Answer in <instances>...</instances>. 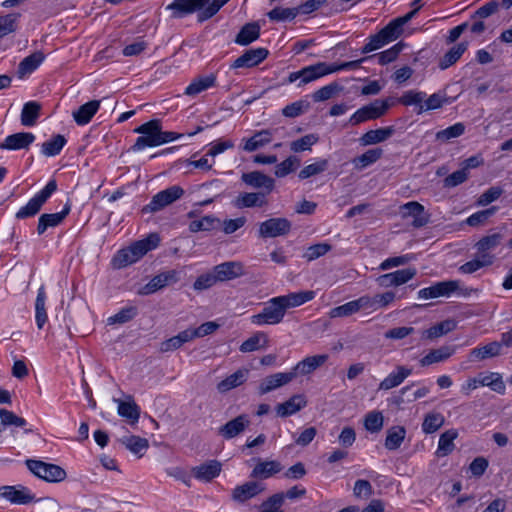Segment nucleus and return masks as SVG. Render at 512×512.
<instances>
[{"mask_svg":"<svg viewBox=\"0 0 512 512\" xmlns=\"http://www.w3.org/2000/svg\"><path fill=\"white\" fill-rule=\"evenodd\" d=\"M26 465L35 476L47 482H61L66 478L65 470L55 464L30 459Z\"/></svg>","mask_w":512,"mask_h":512,"instance_id":"0eeeda50","label":"nucleus"},{"mask_svg":"<svg viewBox=\"0 0 512 512\" xmlns=\"http://www.w3.org/2000/svg\"><path fill=\"white\" fill-rule=\"evenodd\" d=\"M0 498L10 501L12 504L25 505L31 503L35 496L24 486H1Z\"/></svg>","mask_w":512,"mask_h":512,"instance_id":"9b49d317","label":"nucleus"},{"mask_svg":"<svg viewBox=\"0 0 512 512\" xmlns=\"http://www.w3.org/2000/svg\"><path fill=\"white\" fill-rule=\"evenodd\" d=\"M455 328L456 322L448 319L430 327L425 333L427 338L434 339L453 331Z\"/></svg>","mask_w":512,"mask_h":512,"instance_id":"13d9d810","label":"nucleus"},{"mask_svg":"<svg viewBox=\"0 0 512 512\" xmlns=\"http://www.w3.org/2000/svg\"><path fill=\"white\" fill-rule=\"evenodd\" d=\"M296 377V372H279L266 377L259 386L261 395L291 382Z\"/></svg>","mask_w":512,"mask_h":512,"instance_id":"a211bd4d","label":"nucleus"},{"mask_svg":"<svg viewBox=\"0 0 512 512\" xmlns=\"http://www.w3.org/2000/svg\"><path fill=\"white\" fill-rule=\"evenodd\" d=\"M503 239V234L498 232L482 237L475 245L481 258L487 260L488 257H492L488 252L498 247Z\"/></svg>","mask_w":512,"mask_h":512,"instance_id":"cd10ccee","label":"nucleus"},{"mask_svg":"<svg viewBox=\"0 0 512 512\" xmlns=\"http://www.w3.org/2000/svg\"><path fill=\"white\" fill-rule=\"evenodd\" d=\"M41 105L36 101H29L24 104L21 112V123L26 127H32L40 115Z\"/></svg>","mask_w":512,"mask_h":512,"instance_id":"ea45409f","label":"nucleus"},{"mask_svg":"<svg viewBox=\"0 0 512 512\" xmlns=\"http://www.w3.org/2000/svg\"><path fill=\"white\" fill-rule=\"evenodd\" d=\"M171 11V17L181 19L192 14V0H173L167 8Z\"/></svg>","mask_w":512,"mask_h":512,"instance_id":"de8ad7c7","label":"nucleus"},{"mask_svg":"<svg viewBox=\"0 0 512 512\" xmlns=\"http://www.w3.org/2000/svg\"><path fill=\"white\" fill-rule=\"evenodd\" d=\"M286 312L277 297L268 300L263 309L251 316V323L257 326L276 325L283 321Z\"/></svg>","mask_w":512,"mask_h":512,"instance_id":"20e7f679","label":"nucleus"},{"mask_svg":"<svg viewBox=\"0 0 512 512\" xmlns=\"http://www.w3.org/2000/svg\"><path fill=\"white\" fill-rule=\"evenodd\" d=\"M118 403V414L125 418L131 425L138 423L140 418V407L133 401L116 400Z\"/></svg>","mask_w":512,"mask_h":512,"instance_id":"7c9ffc66","label":"nucleus"},{"mask_svg":"<svg viewBox=\"0 0 512 512\" xmlns=\"http://www.w3.org/2000/svg\"><path fill=\"white\" fill-rule=\"evenodd\" d=\"M71 210L70 203H66L63 210L58 213L42 214L39 217L37 225V233L42 235L48 228L56 227L62 223Z\"/></svg>","mask_w":512,"mask_h":512,"instance_id":"aec40b11","label":"nucleus"},{"mask_svg":"<svg viewBox=\"0 0 512 512\" xmlns=\"http://www.w3.org/2000/svg\"><path fill=\"white\" fill-rule=\"evenodd\" d=\"M315 298L312 290L292 292L286 295L277 296L285 312L290 308L299 307Z\"/></svg>","mask_w":512,"mask_h":512,"instance_id":"6ab92c4d","label":"nucleus"},{"mask_svg":"<svg viewBox=\"0 0 512 512\" xmlns=\"http://www.w3.org/2000/svg\"><path fill=\"white\" fill-rule=\"evenodd\" d=\"M306 492L304 487L296 485L288 489L285 493H276L262 503L260 512H284L281 510V506L285 498L291 500L302 498L306 495Z\"/></svg>","mask_w":512,"mask_h":512,"instance_id":"1a4fd4ad","label":"nucleus"},{"mask_svg":"<svg viewBox=\"0 0 512 512\" xmlns=\"http://www.w3.org/2000/svg\"><path fill=\"white\" fill-rule=\"evenodd\" d=\"M328 359V355H314L304 358L302 361L297 363V365L291 370L292 372H296V376L298 374L307 375L315 371L318 367L322 366Z\"/></svg>","mask_w":512,"mask_h":512,"instance_id":"bb28decb","label":"nucleus"},{"mask_svg":"<svg viewBox=\"0 0 512 512\" xmlns=\"http://www.w3.org/2000/svg\"><path fill=\"white\" fill-rule=\"evenodd\" d=\"M100 107L99 100H92L81 105L77 110L73 111L72 116L78 125L88 124L92 117L97 113Z\"/></svg>","mask_w":512,"mask_h":512,"instance_id":"a878e982","label":"nucleus"},{"mask_svg":"<svg viewBox=\"0 0 512 512\" xmlns=\"http://www.w3.org/2000/svg\"><path fill=\"white\" fill-rule=\"evenodd\" d=\"M406 436V429L403 426H393L387 430L385 447L388 450H396L403 443Z\"/></svg>","mask_w":512,"mask_h":512,"instance_id":"c03bdc74","label":"nucleus"},{"mask_svg":"<svg viewBox=\"0 0 512 512\" xmlns=\"http://www.w3.org/2000/svg\"><path fill=\"white\" fill-rule=\"evenodd\" d=\"M250 421L245 414L239 415L236 418L228 421L225 425L219 428V434L225 439H232L242 433L248 427Z\"/></svg>","mask_w":512,"mask_h":512,"instance_id":"412c9836","label":"nucleus"},{"mask_svg":"<svg viewBox=\"0 0 512 512\" xmlns=\"http://www.w3.org/2000/svg\"><path fill=\"white\" fill-rule=\"evenodd\" d=\"M273 133L269 129L257 131L248 139H243L244 145L242 149L246 152L256 151L272 141Z\"/></svg>","mask_w":512,"mask_h":512,"instance_id":"393cba45","label":"nucleus"},{"mask_svg":"<svg viewBox=\"0 0 512 512\" xmlns=\"http://www.w3.org/2000/svg\"><path fill=\"white\" fill-rule=\"evenodd\" d=\"M393 133L394 128L392 126L379 128L376 130H369L359 138V142L362 146L381 143L390 138Z\"/></svg>","mask_w":512,"mask_h":512,"instance_id":"c85d7f7f","label":"nucleus"},{"mask_svg":"<svg viewBox=\"0 0 512 512\" xmlns=\"http://www.w3.org/2000/svg\"><path fill=\"white\" fill-rule=\"evenodd\" d=\"M66 139L63 135H54L50 140L42 144L41 152L47 157L58 155L66 144Z\"/></svg>","mask_w":512,"mask_h":512,"instance_id":"a18cd8bd","label":"nucleus"},{"mask_svg":"<svg viewBox=\"0 0 512 512\" xmlns=\"http://www.w3.org/2000/svg\"><path fill=\"white\" fill-rule=\"evenodd\" d=\"M329 161L327 159H320L312 164L305 166L300 170L298 177L301 180L319 175L328 169Z\"/></svg>","mask_w":512,"mask_h":512,"instance_id":"864d4df0","label":"nucleus"},{"mask_svg":"<svg viewBox=\"0 0 512 512\" xmlns=\"http://www.w3.org/2000/svg\"><path fill=\"white\" fill-rule=\"evenodd\" d=\"M468 48V42H460L447 51L439 60V68L445 70L454 65Z\"/></svg>","mask_w":512,"mask_h":512,"instance_id":"c756f323","label":"nucleus"},{"mask_svg":"<svg viewBox=\"0 0 512 512\" xmlns=\"http://www.w3.org/2000/svg\"><path fill=\"white\" fill-rule=\"evenodd\" d=\"M35 141V135L31 132L14 133L5 138L0 144L2 150H21L28 149Z\"/></svg>","mask_w":512,"mask_h":512,"instance_id":"2eb2a0df","label":"nucleus"},{"mask_svg":"<svg viewBox=\"0 0 512 512\" xmlns=\"http://www.w3.org/2000/svg\"><path fill=\"white\" fill-rule=\"evenodd\" d=\"M454 352L455 349L451 346H442L438 349H433L420 360V365L426 367L434 363L443 362L450 358Z\"/></svg>","mask_w":512,"mask_h":512,"instance_id":"2f4dec72","label":"nucleus"},{"mask_svg":"<svg viewBox=\"0 0 512 512\" xmlns=\"http://www.w3.org/2000/svg\"><path fill=\"white\" fill-rule=\"evenodd\" d=\"M384 417L380 411H371L366 414L364 426L371 433H377L383 428Z\"/></svg>","mask_w":512,"mask_h":512,"instance_id":"680f3d73","label":"nucleus"},{"mask_svg":"<svg viewBox=\"0 0 512 512\" xmlns=\"http://www.w3.org/2000/svg\"><path fill=\"white\" fill-rule=\"evenodd\" d=\"M433 286L435 298L449 297L459 288V282L456 280L441 281L435 283Z\"/></svg>","mask_w":512,"mask_h":512,"instance_id":"e2e57ef3","label":"nucleus"},{"mask_svg":"<svg viewBox=\"0 0 512 512\" xmlns=\"http://www.w3.org/2000/svg\"><path fill=\"white\" fill-rule=\"evenodd\" d=\"M183 194L184 190L180 186H170L155 194L151 201L142 208V213H156L161 211L176 200L180 199Z\"/></svg>","mask_w":512,"mask_h":512,"instance_id":"39448f33","label":"nucleus"},{"mask_svg":"<svg viewBox=\"0 0 512 512\" xmlns=\"http://www.w3.org/2000/svg\"><path fill=\"white\" fill-rule=\"evenodd\" d=\"M57 183L55 180H50L46 186L39 191L28 203L21 207L16 213L18 219H25L36 215L43 204L50 198V196L56 191Z\"/></svg>","mask_w":512,"mask_h":512,"instance_id":"423d86ee","label":"nucleus"},{"mask_svg":"<svg viewBox=\"0 0 512 512\" xmlns=\"http://www.w3.org/2000/svg\"><path fill=\"white\" fill-rule=\"evenodd\" d=\"M260 36V26L256 22L245 24L235 38V42L239 45H249Z\"/></svg>","mask_w":512,"mask_h":512,"instance_id":"e433bc0d","label":"nucleus"},{"mask_svg":"<svg viewBox=\"0 0 512 512\" xmlns=\"http://www.w3.org/2000/svg\"><path fill=\"white\" fill-rule=\"evenodd\" d=\"M299 14V8H283V7H275L271 11L267 13L268 18L271 21L282 22V21H290L296 18Z\"/></svg>","mask_w":512,"mask_h":512,"instance_id":"603ef678","label":"nucleus"},{"mask_svg":"<svg viewBox=\"0 0 512 512\" xmlns=\"http://www.w3.org/2000/svg\"><path fill=\"white\" fill-rule=\"evenodd\" d=\"M135 133L141 134L131 147L133 151H141L146 147H156L177 139L175 132L162 131L161 121L158 119L150 120L134 130Z\"/></svg>","mask_w":512,"mask_h":512,"instance_id":"f03ea898","label":"nucleus"},{"mask_svg":"<svg viewBox=\"0 0 512 512\" xmlns=\"http://www.w3.org/2000/svg\"><path fill=\"white\" fill-rule=\"evenodd\" d=\"M502 344L500 342H490L483 347H477L471 350L470 357L476 360L498 356L501 352Z\"/></svg>","mask_w":512,"mask_h":512,"instance_id":"79ce46f5","label":"nucleus"},{"mask_svg":"<svg viewBox=\"0 0 512 512\" xmlns=\"http://www.w3.org/2000/svg\"><path fill=\"white\" fill-rule=\"evenodd\" d=\"M229 0H194V13L202 23L212 18Z\"/></svg>","mask_w":512,"mask_h":512,"instance_id":"f8f14e48","label":"nucleus"},{"mask_svg":"<svg viewBox=\"0 0 512 512\" xmlns=\"http://www.w3.org/2000/svg\"><path fill=\"white\" fill-rule=\"evenodd\" d=\"M383 155V150L381 148H373L367 150L362 155L355 157L352 160L356 169L362 170L373 163L377 162Z\"/></svg>","mask_w":512,"mask_h":512,"instance_id":"37998d69","label":"nucleus"},{"mask_svg":"<svg viewBox=\"0 0 512 512\" xmlns=\"http://www.w3.org/2000/svg\"><path fill=\"white\" fill-rule=\"evenodd\" d=\"M444 421L441 413H428L422 423V430L426 434H432L444 424Z\"/></svg>","mask_w":512,"mask_h":512,"instance_id":"052dcab7","label":"nucleus"},{"mask_svg":"<svg viewBox=\"0 0 512 512\" xmlns=\"http://www.w3.org/2000/svg\"><path fill=\"white\" fill-rule=\"evenodd\" d=\"M46 291L44 285L40 286L37 292L36 300H35V320L37 327L42 329L45 323L47 322L48 316L46 312Z\"/></svg>","mask_w":512,"mask_h":512,"instance_id":"c9c22d12","label":"nucleus"},{"mask_svg":"<svg viewBox=\"0 0 512 512\" xmlns=\"http://www.w3.org/2000/svg\"><path fill=\"white\" fill-rule=\"evenodd\" d=\"M382 37L386 39L388 43L399 38L403 33V26L395 18L390 21L385 27L380 30Z\"/></svg>","mask_w":512,"mask_h":512,"instance_id":"69168bd1","label":"nucleus"},{"mask_svg":"<svg viewBox=\"0 0 512 512\" xmlns=\"http://www.w3.org/2000/svg\"><path fill=\"white\" fill-rule=\"evenodd\" d=\"M120 443L124 445L130 452L143 456L149 447V442L146 438H142L136 435L123 436L119 439Z\"/></svg>","mask_w":512,"mask_h":512,"instance_id":"473e14b6","label":"nucleus"},{"mask_svg":"<svg viewBox=\"0 0 512 512\" xmlns=\"http://www.w3.org/2000/svg\"><path fill=\"white\" fill-rule=\"evenodd\" d=\"M138 314L135 306H126L120 309L115 315L107 319L108 325L124 324L134 319Z\"/></svg>","mask_w":512,"mask_h":512,"instance_id":"3c124183","label":"nucleus"},{"mask_svg":"<svg viewBox=\"0 0 512 512\" xmlns=\"http://www.w3.org/2000/svg\"><path fill=\"white\" fill-rule=\"evenodd\" d=\"M247 374V370H238L234 372L218 384V389L221 392H225L241 385L246 381Z\"/></svg>","mask_w":512,"mask_h":512,"instance_id":"8fccbe9b","label":"nucleus"},{"mask_svg":"<svg viewBox=\"0 0 512 512\" xmlns=\"http://www.w3.org/2000/svg\"><path fill=\"white\" fill-rule=\"evenodd\" d=\"M192 339V331L189 329L180 332L178 335L161 343L160 350L162 352H168L179 348L185 342Z\"/></svg>","mask_w":512,"mask_h":512,"instance_id":"09e8293b","label":"nucleus"},{"mask_svg":"<svg viewBox=\"0 0 512 512\" xmlns=\"http://www.w3.org/2000/svg\"><path fill=\"white\" fill-rule=\"evenodd\" d=\"M403 217H413L412 225L415 228L425 226L429 222V214L425 212V208L417 201L407 202L401 206Z\"/></svg>","mask_w":512,"mask_h":512,"instance_id":"ddd939ff","label":"nucleus"},{"mask_svg":"<svg viewBox=\"0 0 512 512\" xmlns=\"http://www.w3.org/2000/svg\"><path fill=\"white\" fill-rule=\"evenodd\" d=\"M264 490V485L257 481H249L242 485L236 486L232 491V499L239 503L255 497Z\"/></svg>","mask_w":512,"mask_h":512,"instance_id":"f3484780","label":"nucleus"},{"mask_svg":"<svg viewBox=\"0 0 512 512\" xmlns=\"http://www.w3.org/2000/svg\"><path fill=\"white\" fill-rule=\"evenodd\" d=\"M300 164V158L297 156H289L287 159L276 165L274 173L278 178L285 177L296 170Z\"/></svg>","mask_w":512,"mask_h":512,"instance_id":"bf43d9fd","label":"nucleus"},{"mask_svg":"<svg viewBox=\"0 0 512 512\" xmlns=\"http://www.w3.org/2000/svg\"><path fill=\"white\" fill-rule=\"evenodd\" d=\"M465 131V126L463 123H455L452 126L447 127L446 129L440 130L436 133V139L442 142L449 141L453 138H457L461 136Z\"/></svg>","mask_w":512,"mask_h":512,"instance_id":"338daca9","label":"nucleus"},{"mask_svg":"<svg viewBox=\"0 0 512 512\" xmlns=\"http://www.w3.org/2000/svg\"><path fill=\"white\" fill-rule=\"evenodd\" d=\"M268 344V336L262 331L255 332L251 337L245 340L239 350L243 353L253 352Z\"/></svg>","mask_w":512,"mask_h":512,"instance_id":"a19ab883","label":"nucleus"},{"mask_svg":"<svg viewBox=\"0 0 512 512\" xmlns=\"http://www.w3.org/2000/svg\"><path fill=\"white\" fill-rule=\"evenodd\" d=\"M403 47H404V44L402 42H398L391 48H389L383 52L369 56L367 58L368 59L377 58L378 63L380 65H386L388 63L393 62L398 57V55L402 51Z\"/></svg>","mask_w":512,"mask_h":512,"instance_id":"4d7b16f0","label":"nucleus"},{"mask_svg":"<svg viewBox=\"0 0 512 512\" xmlns=\"http://www.w3.org/2000/svg\"><path fill=\"white\" fill-rule=\"evenodd\" d=\"M241 180L248 186L253 188H262L265 191V195L271 193L275 186V181L273 178L265 175L260 171H252L248 173H243L241 176Z\"/></svg>","mask_w":512,"mask_h":512,"instance_id":"4468645a","label":"nucleus"},{"mask_svg":"<svg viewBox=\"0 0 512 512\" xmlns=\"http://www.w3.org/2000/svg\"><path fill=\"white\" fill-rule=\"evenodd\" d=\"M291 227V222L286 218H270L260 224L259 237L275 238L285 236L290 232Z\"/></svg>","mask_w":512,"mask_h":512,"instance_id":"9d476101","label":"nucleus"},{"mask_svg":"<svg viewBox=\"0 0 512 512\" xmlns=\"http://www.w3.org/2000/svg\"><path fill=\"white\" fill-rule=\"evenodd\" d=\"M498 210L497 207L495 206H492L488 209H485V210H481V211H478L474 214H472L471 216H469L467 219H466V223L469 225V226H472V227H476V226H479V225H482L484 224L491 216H493L496 211Z\"/></svg>","mask_w":512,"mask_h":512,"instance_id":"774afa93","label":"nucleus"},{"mask_svg":"<svg viewBox=\"0 0 512 512\" xmlns=\"http://www.w3.org/2000/svg\"><path fill=\"white\" fill-rule=\"evenodd\" d=\"M318 142V136L315 134H307L290 143L291 151L298 153L311 150V147Z\"/></svg>","mask_w":512,"mask_h":512,"instance_id":"0e129e2a","label":"nucleus"},{"mask_svg":"<svg viewBox=\"0 0 512 512\" xmlns=\"http://www.w3.org/2000/svg\"><path fill=\"white\" fill-rule=\"evenodd\" d=\"M390 105L385 100H375L369 105L358 109L349 119L351 125H358L362 122L380 118L383 116Z\"/></svg>","mask_w":512,"mask_h":512,"instance_id":"6e6552de","label":"nucleus"},{"mask_svg":"<svg viewBox=\"0 0 512 512\" xmlns=\"http://www.w3.org/2000/svg\"><path fill=\"white\" fill-rule=\"evenodd\" d=\"M213 270L218 281L231 280L243 274L242 264L234 261L216 265Z\"/></svg>","mask_w":512,"mask_h":512,"instance_id":"b1692460","label":"nucleus"},{"mask_svg":"<svg viewBox=\"0 0 512 512\" xmlns=\"http://www.w3.org/2000/svg\"><path fill=\"white\" fill-rule=\"evenodd\" d=\"M280 471H281V465L279 462H276V461L260 462L254 467V469L252 471V476L266 479Z\"/></svg>","mask_w":512,"mask_h":512,"instance_id":"49530a36","label":"nucleus"},{"mask_svg":"<svg viewBox=\"0 0 512 512\" xmlns=\"http://www.w3.org/2000/svg\"><path fill=\"white\" fill-rule=\"evenodd\" d=\"M174 278V274L171 272L161 273L153 277L150 282L144 287V294L154 293L158 289H161L168 285Z\"/></svg>","mask_w":512,"mask_h":512,"instance_id":"6e6d98bb","label":"nucleus"},{"mask_svg":"<svg viewBox=\"0 0 512 512\" xmlns=\"http://www.w3.org/2000/svg\"><path fill=\"white\" fill-rule=\"evenodd\" d=\"M43 60L44 54L40 51L25 57L18 65L17 73L19 77L23 78L25 75L31 74L38 68Z\"/></svg>","mask_w":512,"mask_h":512,"instance_id":"4c0bfd02","label":"nucleus"},{"mask_svg":"<svg viewBox=\"0 0 512 512\" xmlns=\"http://www.w3.org/2000/svg\"><path fill=\"white\" fill-rule=\"evenodd\" d=\"M306 406V400L302 395H294L289 400L277 406V414L281 417H287L295 414Z\"/></svg>","mask_w":512,"mask_h":512,"instance_id":"72a5a7b5","label":"nucleus"},{"mask_svg":"<svg viewBox=\"0 0 512 512\" xmlns=\"http://www.w3.org/2000/svg\"><path fill=\"white\" fill-rule=\"evenodd\" d=\"M368 58L364 57L359 60L344 62L342 64L328 65L324 62H319L302 68L299 71L291 72L286 80V83H294L299 80L298 87L306 85L314 80L319 79L325 75L340 71V70H354L357 69L361 63L367 61Z\"/></svg>","mask_w":512,"mask_h":512,"instance_id":"f257e3e1","label":"nucleus"},{"mask_svg":"<svg viewBox=\"0 0 512 512\" xmlns=\"http://www.w3.org/2000/svg\"><path fill=\"white\" fill-rule=\"evenodd\" d=\"M266 204V195L263 192L242 193L236 199V206L239 208L263 207Z\"/></svg>","mask_w":512,"mask_h":512,"instance_id":"f704fd0d","label":"nucleus"},{"mask_svg":"<svg viewBox=\"0 0 512 512\" xmlns=\"http://www.w3.org/2000/svg\"><path fill=\"white\" fill-rule=\"evenodd\" d=\"M159 242L158 234L152 233L145 239L136 241L132 245L119 250L112 260L114 267L124 268L137 262L147 252L156 248Z\"/></svg>","mask_w":512,"mask_h":512,"instance_id":"7ed1b4c3","label":"nucleus"},{"mask_svg":"<svg viewBox=\"0 0 512 512\" xmlns=\"http://www.w3.org/2000/svg\"><path fill=\"white\" fill-rule=\"evenodd\" d=\"M457 436L458 432L455 429L447 430L441 434L436 451L438 457L447 456L454 450V440L457 438Z\"/></svg>","mask_w":512,"mask_h":512,"instance_id":"58836bf2","label":"nucleus"},{"mask_svg":"<svg viewBox=\"0 0 512 512\" xmlns=\"http://www.w3.org/2000/svg\"><path fill=\"white\" fill-rule=\"evenodd\" d=\"M480 386H488L493 391L504 394L506 390L505 383L502 380V377L498 373H490L488 375L482 376L478 378Z\"/></svg>","mask_w":512,"mask_h":512,"instance_id":"5fc2aeb1","label":"nucleus"},{"mask_svg":"<svg viewBox=\"0 0 512 512\" xmlns=\"http://www.w3.org/2000/svg\"><path fill=\"white\" fill-rule=\"evenodd\" d=\"M412 374V369L399 365L379 384V390H390L398 387L403 381Z\"/></svg>","mask_w":512,"mask_h":512,"instance_id":"5701e85b","label":"nucleus"},{"mask_svg":"<svg viewBox=\"0 0 512 512\" xmlns=\"http://www.w3.org/2000/svg\"><path fill=\"white\" fill-rule=\"evenodd\" d=\"M222 470V464L217 460H208L205 463L194 467V478L203 481L211 482L214 478L218 477Z\"/></svg>","mask_w":512,"mask_h":512,"instance_id":"4be33fe9","label":"nucleus"},{"mask_svg":"<svg viewBox=\"0 0 512 512\" xmlns=\"http://www.w3.org/2000/svg\"><path fill=\"white\" fill-rule=\"evenodd\" d=\"M269 52L265 48L249 49L243 55L238 57L232 64L233 68H251L268 56Z\"/></svg>","mask_w":512,"mask_h":512,"instance_id":"dca6fc26","label":"nucleus"}]
</instances>
